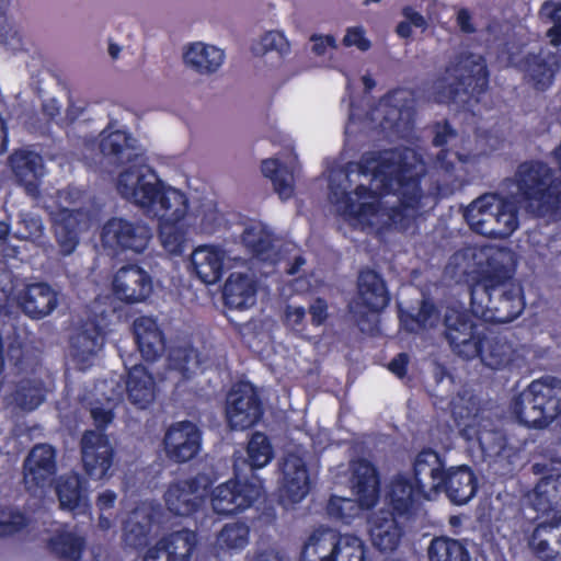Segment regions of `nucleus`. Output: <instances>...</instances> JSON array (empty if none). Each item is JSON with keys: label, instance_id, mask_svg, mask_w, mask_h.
<instances>
[{"label": "nucleus", "instance_id": "nucleus-1", "mask_svg": "<svg viewBox=\"0 0 561 561\" xmlns=\"http://www.w3.org/2000/svg\"><path fill=\"white\" fill-rule=\"evenodd\" d=\"M447 158L446 150L437 157L438 170L443 169L447 172L446 179H440L439 172L434 174L430 178V188L424 191L422 187L425 173L423 163H409L402 154L396 160L393 157L380 153H365L357 164V170L364 176H371V186L359 184L354 190V194L358 199H378L398 192L402 209L413 213L432 210L442 198L451 196L457 186L454 167Z\"/></svg>", "mask_w": 561, "mask_h": 561}, {"label": "nucleus", "instance_id": "nucleus-2", "mask_svg": "<svg viewBox=\"0 0 561 561\" xmlns=\"http://www.w3.org/2000/svg\"><path fill=\"white\" fill-rule=\"evenodd\" d=\"M526 307L524 290L513 272L502 263H489L470 285V310L491 323H508Z\"/></svg>", "mask_w": 561, "mask_h": 561}, {"label": "nucleus", "instance_id": "nucleus-3", "mask_svg": "<svg viewBox=\"0 0 561 561\" xmlns=\"http://www.w3.org/2000/svg\"><path fill=\"white\" fill-rule=\"evenodd\" d=\"M510 410L518 424L546 428L561 415V379L545 376L533 380L513 398Z\"/></svg>", "mask_w": 561, "mask_h": 561}, {"label": "nucleus", "instance_id": "nucleus-4", "mask_svg": "<svg viewBox=\"0 0 561 561\" xmlns=\"http://www.w3.org/2000/svg\"><path fill=\"white\" fill-rule=\"evenodd\" d=\"M463 218L474 232L490 238H508L519 226L516 202L494 193L471 202Z\"/></svg>", "mask_w": 561, "mask_h": 561}, {"label": "nucleus", "instance_id": "nucleus-5", "mask_svg": "<svg viewBox=\"0 0 561 561\" xmlns=\"http://www.w3.org/2000/svg\"><path fill=\"white\" fill-rule=\"evenodd\" d=\"M353 483L356 500L331 495L327 513L330 518L345 525L352 524L360 510H370L379 501L380 476L376 466L367 460L359 459L353 467Z\"/></svg>", "mask_w": 561, "mask_h": 561}, {"label": "nucleus", "instance_id": "nucleus-6", "mask_svg": "<svg viewBox=\"0 0 561 561\" xmlns=\"http://www.w3.org/2000/svg\"><path fill=\"white\" fill-rule=\"evenodd\" d=\"M455 80L438 91L442 101L448 104L470 105L478 103L489 89L490 72L482 56L469 55L446 68Z\"/></svg>", "mask_w": 561, "mask_h": 561}, {"label": "nucleus", "instance_id": "nucleus-7", "mask_svg": "<svg viewBox=\"0 0 561 561\" xmlns=\"http://www.w3.org/2000/svg\"><path fill=\"white\" fill-rule=\"evenodd\" d=\"M444 328V336L457 356L473 359L481 353V337L486 328L474 321L467 311L448 308Z\"/></svg>", "mask_w": 561, "mask_h": 561}, {"label": "nucleus", "instance_id": "nucleus-8", "mask_svg": "<svg viewBox=\"0 0 561 561\" xmlns=\"http://www.w3.org/2000/svg\"><path fill=\"white\" fill-rule=\"evenodd\" d=\"M152 238L151 228L142 221L122 217L110 218L102 227L101 241L115 252L142 253Z\"/></svg>", "mask_w": 561, "mask_h": 561}, {"label": "nucleus", "instance_id": "nucleus-9", "mask_svg": "<svg viewBox=\"0 0 561 561\" xmlns=\"http://www.w3.org/2000/svg\"><path fill=\"white\" fill-rule=\"evenodd\" d=\"M225 413L231 430L244 431L262 420L264 405L256 389L250 382H241L228 392Z\"/></svg>", "mask_w": 561, "mask_h": 561}, {"label": "nucleus", "instance_id": "nucleus-10", "mask_svg": "<svg viewBox=\"0 0 561 561\" xmlns=\"http://www.w3.org/2000/svg\"><path fill=\"white\" fill-rule=\"evenodd\" d=\"M117 186L122 195L137 205L154 209L167 188L157 173L147 165L131 167L121 172Z\"/></svg>", "mask_w": 561, "mask_h": 561}, {"label": "nucleus", "instance_id": "nucleus-11", "mask_svg": "<svg viewBox=\"0 0 561 561\" xmlns=\"http://www.w3.org/2000/svg\"><path fill=\"white\" fill-rule=\"evenodd\" d=\"M80 451L83 470L90 479L110 477L116 451L106 433L85 430L80 439Z\"/></svg>", "mask_w": 561, "mask_h": 561}, {"label": "nucleus", "instance_id": "nucleus-12", "mask_svg": "<svg viewBox=\"0 0 561 561\" xmlns=\"http://www.w3.org/2000/svg\"><path fill=\"white\" fill-rule=\"evenodd\" d=\"M260 485L238 478L218 484L210 493V503L217 515L229 516L239 514L251 507L260 496Z\"/></svg>", "mask_w": 561, "mask_h": 561}, {"label": "nucleus", "instance_id": "nucleus-13", "mask_svg": "<svg viewBox=\"0 0 561 561\" xmlns=\"http://www.w3.org/2000/svg\"><path fill=\"white\" fill-rule=\"evenodd\" d=\"M208 484L202 474L170 483L163 495L167 508L176 516L194 515L205 503Z\"/></svg>", "mask_w": 561, "mask_h": 561}, {"label": "nucleus", "instance_id": "nucleus-14", "mask_svg": "<svg viewBox=\"0 0 561 561\" xmlns=\"http://www.w3.org/2000/svg\"><path fill=\"white\" fill-rule=\"evenodd\" d=\"M424 500L428 501L431 497L403 472L396 473L386 486L385 505L399 516L413 517Z\"/></svg>", "mask_w": 561, "mask_h": 561}, {"label": "nucleus", "instance_id": "nucleus-15", "mask_svg": "<svg viewBox=\"0 0 561 561\" xmlns=\"http://www.w3.org/2000/svg\"><path fill=\"white\" fill-rule=\"evenodd\" d=\"M163 446L168 458L184 463L195 458L202 447V433L191 421L172 424L165 432Z\"/></svg>", "mask_w": 561, "mask_h": 561}, {"label": "nucleus", "instance_id": "nucleus-16", "mask_svg": "<svg viewBox=\"0 0 561 561\" xmlns=\"http://www.w3.org/2000/svg\"><path fill=\"white\" fill-rule=\"evenodd\" d=\"M152 289L151 275L137 264L122 266L113 278L114 296L128 305L145 301Z\"/></svg>", "mask_w": 561, "mask_h": 561}, {"label": "nucleus", "instance_id": "nucleus-17", "mask_svg": "<svg viewBox=\"0 0 561 561\" xmlns=\"http://www.w3.org/2000/svg\"><path fill=\"white\" fill-rule=\"evenodd\" d=\"M446 471L445 456L431 447H424L414 457L411 478L432 499L442 491Z\"/></svg>", "mask_w": 561, "mask_h": 561}, {"label": "nucleus", "instance_id": "nucleus-18", "mask_svg": "<svg viewBox=\"0 0 561 561\" xmlns=\"http://www.w3.org/2000/svg\"><path fill=\"white\" fill-rule=\"evenodd\" d=\"M57 471L56 450L48 444L35 445L24 461L23 481L28 492L44 489Z\"/></svg>", "mask_w": 561, "mask_h": 561}, {"label": "nucleus", "instance_id": "nucleus-19", "mask_svg": "<svg viewBox=\"0 0 561 561\" xmlns=\"http://www.w3.org/2000/svg\"><path fill=\"white\" fill-rule=\"evenodd\" d=\"M409 516H399L390 508H380L368 519L369 535L373 545L382 552L394 551L404 535V526L400 519H410Z\"/></svg>", "mask_w": 561, "mask_h": 561}, {"label": "nucleus", "instance_id": "nucleus-20", "mask_svg": "<svg viewBox=\"0 0 561 561\" xmlns=\"http://www.w3.org/2000/svg\"><path fill=\"white\" fill-rule=\"evenodd\" d=\"M526 81L540 92L547 91L561 69V54L548 49L529 53L523 59Z\"/></svg>", "mask_w": 561, "mask_h": 561}, {"label": "nucleus", "instance_id": "nucleus-21", "mask_svg": "<svg viewBox=\"0 0 561 561\" xmlns=\"http://www.w3.org/2000/svg\"><path fill=\"white\" fill-rule=\"evenodd\" d=\"M283 482L280 488L282 501L297 504L310 491V476L304 458L295 453L284 456L282 462Z\"/></svg>", "mask_w": 561, "mask_h": 561}, {"label": "nucleus", "instance_id": "nucleus-22", "mask_svg": "<svg viewBox=\"0 0 561 561\" xmlns=\"http://www.w3.org/2000/svg\"><path fill=\"white\" fill-rule=\"evenodd\" d=\"M88 211L82 208H60L54 217V233L59 252L64 256L72 254L80 241L82 225L87 224Z\"/></svg>", "mask_w": 561, "mask_h": 561}, {"label": "nucleus", "instance_id": "nucleus-23", "mask_svg": "<svg viewBox=\"0 0 561 561\" xmlns=\"http://www.w3.org/2000/svg\"><path fill=\"white\" fill-rule=\"evenodd\" d=\"M434 129H435V135L433 138V146L442 148L438 151V153L436 154V157H438V154L442 153V151H445V150L448 151L447 159H448V161H450L451 165L454 167L453 172L458 181L457 186L455 188V192H456L458 188H460V186L462 184L460 175L458 174L457 163L469 162L470 153H461L459 151H454L451 149L445 148L448 140L457 137L456 129L453 128V126L449 124V122L447 119H445L444 122L436 123L434 125ZM415 162H421V163L425 164L421 159H416V157H414V161L412 163H415ZM424 167H426V165H424ZM438 172H439L440 179H446L445 174H447V172H445V170H443V169L438 170L437 158H435L433 171L427 172V168H425L424 178L422 180V187L424 188V191H427L431 186L430 178Z\"/></svg>", "mask_w": 561, "mask_h": 561}, {"label": "nucleus", "instance_id": "nucleus-24", "mask_svg": "<svg viewBox=\"0 0 561 561\" xmlns=\"http://www.w3.org/2000/svg\"><path fill=\"white\" fill-rule=\"evenodd\" d=\"M56 495L61 510L73 515H83L90 512L89 482L77 472L62 474L56 484Z\"/></svg>", "mask_w": 561, "mask_h": 561}, {"label": "nucleus", "instance_id": "nucleus-25", "mask_svg": "<svg viewBox=\"0 0 561 561\" xmlns=\"http://www.w3.org/2000/svg\"><path fill=\"white\" fill-rule=\"evenodd\" d=\"M102 328L94 321L84 323L71 337L72 359L80 370L92 366L98 352L103 347Z\"/></svg>", "mask_w": 561, "mask_h": 561}, {"label": "nucleus", "instance_id": "nucleus-26", "mask_svg": "<svg viewBox=\"0 0 561 561\" xmlns=\"http://www.w3.org/2000/svg\"><path fill=\"white\" fill-rule=\"evenodd\" d=\"M531 505L538 514L548 517V522H561V473L546 476L538 481Z\"/></svg>", "mask_w": 561, "mask_h": 561}, {"label": "nucleus", "instance_id": "nucleus-27", "mask_svg": "<svg viewBox=\"0 0 561 561\" xmlns=\"http://www.w3.org/2000/svg\"><path fill=\"white\" fill-rule=\"evenodd\" d=\"M358 302L369 312L382 311L390 301V294L382 276L371 268H364L357 277Z\"/></svg>", "mask_w": 561, "mask_h": 561}, {"label": "nucleus", "instance_id": "nucleus-28", "mask_svg": "<svg viewBox=\"0 0 561 561\" xmlns=\"http://www.w3.org/2000/svg\"><path fill=\"white\" fill-rule=\"evenodd\" d=\"M57 294L46 283L27 285L19 295L18 304L31 319H43L57 307Z\"/></svg>", "mask_w": 561, "mask_h": 561}, {"label": "nucleus", "instance_id": "nucleus-29", "mask_svg": "<svg viewBox=\"0 0 561 561\" xmlns=\"http://www.w3.org/2000/svg\"><path fill=\"white\" fill-rule=\"evenodd\" d=\"M226 252L217 245H199L191 254L193 272L206 285H214L224 275Z\"/></svg>", "mask_w": 561, "mask_h": 561}, {"label": "nucleus", "instance_id": "nucleus-30", "mask_svg": "<svg viewBox=\"0 0 561 561\" xmlns=\"http://www.w3.org/2000/svg\"><path fill=\"white\" fill-rule=\"evenodd\" d=\"M134 334L137 347L147 362L157 360L165 351L167 341L157 320L140 317L134 321Z\"/></svg>", "mask_w": 561, "mask_h": 561}, {"label": "nucleus", "instance_id": "nucleus-31", "mask_svg": "<svg viewBox=\"0 0 561 561\" xmlns=\"http://www.w3.org/2000/svg\"><path fill=\"white\" fill-rule=\"evenodd\" d=\"M528 545L541 561H561V522L538 524L529 537Z\"/></svg>", "mask_w": 561, "mask_h": 561}, {"label": "nucleus", "instance_id": "nucleus-32", "mask_svg": "<svg viewBox=\"0 0 561 561\" xmlns=\"http://www.w3.org/2000/svg\"><path fill=\"white\" fill-rule=\"evenodd\" d=\"M442 491L454 504L463 505L476 495L478 479L469 466L450 467L445 473Z\"/></svg>", "mask_w": 561, "mask_h": 561}, {"label": "nucleus", "instance_id": "nucleus-33", "mask_svg": "<svg viewBox=\"0 0 561 561\" xmlns=\"http://www.w3.org/2000/svg\"><path fill=\"white\" fill-rule=\"evenodd\" d=\"M9 163L16 182L28 194H37L43 168L42 157L34 151L21 149L10 156Z\"/></svg>", "mask_w": 561, "mask_h": 561}, {"label": "nucleus", "instance_id": "nucleus-34", "mask_svg": "<svg viewBox=\"0 0 561 561\" xmlns=\"http://www.w3.org/2000/svg\"><path fill=\"white\" fill-rule=\"evenodd\" d=\"M256 283L249 275L231 273L222 288L225 305L230 309H247L255 304Z\"/></svg>", "mask_w": 561, "mask_h": 561}, {"label": "nucleus", "instance_id": "nucleus-35", "mask_svg": "<svg viewBox=\"0 0 561 561\" xmlns=\"http://www.w3.org/2000/svg\"><path fill=\"white\" fill-rule=\"evenodd\" d=\"M515 350L505 336L499 333L481 337V353L477 355L491 369L506 368L514 362Z\"/></svg>", "mask_w": 561, "mask_h": 561}, {"label": "nucleus", "instance_id": "nucleus-36", "mask_svg": "<svg viewBox=\"0 0 561 561\" xmlns=\"http://www.w3.org/2000/svg\"><path fill=\"white\" fill-rule=\"evenodd\" d=\"M128 401L137 409L148 408L156 398V383L152 375L142 366L135 365L128 370L126 380Z\"/></svg>", "mask_w": 561, "mask_h": 561}, {"label": "nucleus", "instance_id": "nucleus-37", "mask_svg": "<svg viewBox=\"0 0 561 561\" xmlns=\"http://www.w3.org/2000/svg\"><path fill=\"white\" fill-rule=\"evenodd\" d=\"M336 534L329 528L314 530L302 546L300 561H334Z\"/></svg>", "mask_w": 561, "mask_h": 561}, {"label": "nucleus", "instance_id": "nucleus-38", "mask_svg": "<svg viewBox=\"0 0 561 561\" xmlns=\"http://www.w3.org/2000/svg\"><path fill=\"white\" fill-rule=\"evenodd\" d=\"M184 61L199 73H211L218 70L225 59L224 50L203 43H194L185 50Z\"/></svg>", "mask_w": 561, "mask_h": 561}, {"label": "nucleus", "instance_id": "nucleus-39", "mask_svg": "<svg viewBox=\"0 0 561 561\" xmlns=\"http://www.w3.org/2000/svg\"><path fill=\"white\" fill-rule=\"evenodd\" d=\"M131 140L129 133L119 129L103 134L100 140V150L103 156L112 158L116 164L123 165L137 157L135 147L130 144Z\"/></svg>", "mask_w": 561, "mask_h": 561}, {"label": "nucleus", "instance_id": "nucleus-40", "mask_svg": "<svg viewBox=\"0 0 561 561\" xmlns=\"http://www.w3.org/2000/svg\"><path fill=\"white\" fill-rule=\"evenodd\" d=\"M135 518L136 520L131 519L124 528V542L126 546L139 550L148 545L159 520L152 510L146 513H136Z\"/></svg>", "mask_w": 561, "mask_h": 561}, {"label": "nucleus", "instance_id": "nucleus-41", "mask_svg": "<svg viewBox=\"0 0 561 561\" xmlns=\"http://www.w3.org/2000/svg\"><path fill=\"white\" fill-rule=\"evenodd\" d=\"M261 171L272 181L274 191L282 201H288L294 196V176L283 162L274 158L265 159L262 161Z\"/></svg>", "mask_w": 561, "mask_h": 561}, {"label": "nucleus", "instance_id": "nucleus-42", "mask_svg": "<svg viewBox=\"0 0 561 561\" xmlns=\"http://www.w3.org/2000/svg\"><path fill=\"white\" fill-rule=\"evenodd\" d=\"M199 366V353L192 344L172 345L168 352V368L183 381L190 380Z\"/></svg>", "mask_w": 561, "mask_h": 561}, {"label": "nucleus", "instance_id": "nucleus-43", "mask_svg": "<svg viewBox=\"0 0 561 561\" xmlns=\"http://www.w3.org/2000/svg\"><path fill=\"white\" fill-rule=\"evenodd\" d=\"M430 561H470L467 545L447 536L435 537L427 549Z\"/></svg>", "mask_w": 561, "mask_h": 561}, {"label": "nucleus", "instance_id": "nucleus-44", "mask_svg": "<svg viewBox=\"0 0 561 561\" xmlns=\"http://www.w3.org/2000/svg\"><path fill=\"white\" fill-rule=\"evenodd\" d=\"M190 204L185 193L181 190L168 186L156 207V215L161 220H185Z\"/></svg>", "mask_w": 561, "mask_h": 561}, {"label": "nucleus", "instance_id": "nucleus-45", "mask_svg": "<svg viewBox=\"0 0 561 561\" xmlns=\"http://www.w3.org/2000/svg\"><path fill=\"white\" fill-rule=\"evenodd\" d=\"M159 239L163 249L172 255H181L187 242L185 220L159 221Z\"/></svg>", "mask_w": 561, "mask_h": 561}, {"label": "nucleus", "instance_id": "nucleus-46", "mask_svg": "<svg viewBox=\"0 0 561 561\" xmlns=\"http://www.w3.org/2000/svg\"><path fill=\"white\" fill-rule=\"evenodd\" d=\"M334 204L337 210L344 217L354 218L357 220L368 219L377 215L379 204L377 202H356L351 192L347 191H333Z\"/></svg>", "mask_w": 561, "mask_h": 561}, {"label": "nucleus", "instance_id": "nucleus-47", "mask_svg": "<svg viewBox=\"0 0 561 561\" xmlns=\"http://www.w3.org/2000/svg\"><path fill=\"white\" fill-rule=\"evenodd\" d=\"M274 458V448L268 436L263 432L252 433L247 445V463L252 471L267 466Z\"/></svg>", "mask_w": 561, "mask_h": 561}, {"label": "nucleus", "instance_id": "nucleus-48", "mask_svg": "<svg viewBox=\"0 0 561 561\" xmlns=\"http://www.w3.org/2000/svg\"><path fill=\"white\" fill-rule=\"evenodd\" d=\"M46 399V389L41 380L22 379L13 392L15 404L24 411H34Z\"/></svg>", "mask_w": 561, "mask_h": 561}, {"label": "nucleus", "instance_id": "nucleus-49", "mask_svg": "<svg viewBox=\"0 0 561 561\" xmlns=\"http://www.w3.org/2000/svg\"><path fill=\"white\" fill-rule=\"evenodd\" d=\"M250 538V527L244 522L226 524L216 537L219 550L238 552L243 550Z\"/></svg>", "mask_w": 561, "mask_h": 561}, {"label": "nucleus", "instance_id": "nucleus-50", "mask_svg": "<svg viewBox=\"0 0 561 561\" xmlns=\"http://www.w3.org/2000/svg\"><path fill=\"white\" fill-rule=\"evenodd\" d=\"M48 548L59 559L79 561L85 548V540L81 536L64 531L49 539Z\"/></svg>", "mask_w": 561, "mask_h": 561}, {"label": "nucleus", "instance_id": "nucleus-51", "mask_svg": "<svg viewBox=\"0 0 561 561\" xmlns=\"http://www.w3.org/2000/svg\"><path fill=\"white\" fill-rule=\"evenodd\" d=\"M172 561H188L197 545V535L195 531L183 528L173 531L164 537Z\"/></svg>", "mask_w": 561, "mask_h": 561}, {"label": "nucleus", "instance_id": "nucleus-52", "mask_svg": "<svg viewBox=\"0 0 561 561\" xmlns=\"http://www.w3.org/2000/svg\"><path fill=\"white\" fill-rule=\"evenodd\" d=\"M334 559V561H365L364 541L356 535H341L337 533Z\"/></svg>", "mask_w": 561, "mask_h": 561}, {"label": "nucleus", "instance_id": "nucleus-53", "mask_svg": "<svg viewBox=\"0 0 561 561\" xmlns=\"http://www.w3.org/2000/svg\"><path fill=\"white\" fill-rule=\"evenodd\" d=\"M411 102L410 92L403 88L388 91L379 100V106L385 111V119L399 121Z\"/></svg>", "mask_w": 561, "mask_h": 561}, {"label": "nucleus", "instance_id": "nucleus-54", "mask_svg": "<svg viewBox=\"0 0 561 561\" xmlns=\"http://www.w3.org/2000/svg\"><path fill=\"white\" fill-rule=\"evenodd\" d=\"M26 513L16 507L4 506L0 508V537H10L21 533L30 525Z\"/></svg>", "mask_w": 561, "mask_h": 561}, {"label": "nucleus", "instance_id": "nucleus-55", "mask_svg": "<svg viewBox=\"0 0 561 561\" xmlns=\"http://www.w3.org/2000/svg\"><path fill=\"white\" fill-rule=\"evenodd\" d=\"M242 242L255 257L268 253L273 247L271 234L263 228L248 227L242 233Z\"/></svg>", "mask_w": 561, "mask_h": 561}, {"label": "nucleus", "instance_id": "nucleus-56", "mask_svg": "<svg viewBox=\"0 0 561 561\" xmlns=\"http://www.w3.org/2000/svg\"><path fill=\"white\" fill-rule=\"evenodd\" d=\"M116 502L117 494L113 490L107 489L98 494L95 506L100 513L99 527L102 530H108L112 527Z\"/></svg>", "mask_w": 561, "mask_h": 561}, {"label": "nucleus", "instance_id": "nucleus-57", "mask_svg": "<svg viewBox=\"0 0 561 561\" xmlns=\"http://www.w3.org/2000/svg\"><path fill=\"white\" fill-rule=\"evenodd\" d=\"M479 445L484 454H500L505 447V438L500 432L481 433Z\"/></svg>", "mask_w": 561, "mask_h": 561}, {"label": "nucleus", "instance_id": "nucleus-58", "mask_svg": "<svg viewBox=\"0 0 561 561\" xmlns=\"http://www.w3.org/2000/svg\"><path fill=\"white\" fill-rule=\"evenodd\" d=\"M343 45L346 47L356 46L362 51H366L370 48L371 43L365 36V31L362 26H353L346 30V34L343 38Z\"/></svg>", "mask_w": 561, "mask_h": 561}, {"label": "nucleus", "instance_id": "nucleus-59", "mask_svg": "<svg viewBox=\"0 0 561 561\" xmlns=\"http://www.w3.org/2000/svg\"><path fill=\"white\" fill-rule=\"evenodd\" d=\"M261 44L264 48V51L276 50L280 54L285 53L289 43L285 35L278 31H270L266 32L261 39Z\"/></svg>", "mask_w": 561, "mask_h": 561}, {"label": "nucleus", "instance_id": "nucleus-60", "mask_svg": "<svg viewBox=\"0 0 561 561\" xmlns=\"http://www.w3.org/2000/svg\"><path fill=\"white\" fill-rule=\"evenodd\" d=\"M437 316V308L435 304L428 299H424L421 302L419 311L415 316H412V319L419 328H426L427 325L433 324V319Z\"/></svg>", "mask_w": 561, "mask_h": 561}, {"label": "nucleus", "instance_id": "nucleus-61", "mask_svg": "<svg viewBox=\"0 0 561 561\" xmlns=\"http://www.w3.org/2000/svg\"><path fill=\"white\" fill-rule=\"evenodd\" d=\"M91 419L96 432L105 433L108 425L114 421L115 414L112 409L103 407H93L90 411Z\"/></svg>", "mask_w": 561, "mask_h": 561}, {"label": "nucleus", "instance_id": "nucleus-62", "mask_svg": "<svg viewBox=\"0 0 561 561\" xmlns=\"http://www.w3.org/2000/svg\"><path fill=\"white\" fill-rule=\"evenodd\" d=\"M328 302L322 297H317L312 304L309 306L308 311L311 318V324L313 327H321L323 325L329 317L328 313Z\"/></svg>", "mask_w": 561, "mask_h": 561}, {"label": "nucleus", "instance_id": "nucleus-63", "mask_svg": "<svg viewBox=\"0 0 561 561\" xmlns=\"http://www.w3.org/2000/svg\"><path fill=\"white\" fill-rule=\"evenodd\" d=\"M306 309L304 307L287 306L285 310V322L293 330L301 332L305 330Z\"/></svg>", "mask_w": 561, "mask_h": 561}, {"label": "nucleus", "instance_id": "nucleus-64", "mask_svg": "<svg viewBox=\"0 0 561 561\" xmlns=\"http://www.w3.org/2000/svg\"><path fill=\"white\" fill-rule=\"evenodd\" d=\"M169 546L165 540L159 539L154 546L150 547L144 556V561H172Z\"/></svg>", "mask_w": 561, "mask_h": 561}]
</instances>
